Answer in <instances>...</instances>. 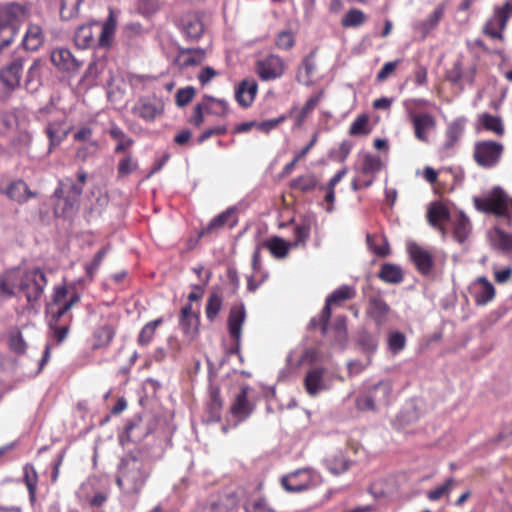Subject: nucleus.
Listing matches in <instances>:
<instances>
[{
    "label": "nucleus",
    "instance_id": "2f4dec72",
    "mask_svg": "<svg viewBox=\"0 0 512 512\" xmlns=\"http://www.w3.org/2000/svg\"><path fill=\"white\" fill-rule=\"evenodd\" d=\"M348 170L346 167L340 169L326 185L319 186V190L325 191L324 201L327 203V212H332L335 203V187L346 176Z\"/></svg>",
    "mask_w": 512,
    "mask_h": 512
},
{
    "label": "nucleus",
    "instance_id": "09e8293b",
    "mask_svg": "<svg viewBox=\"0 0 512 512\" xmlns=\"http://www.w3.org/2000/svg\"><path fill=\"white\" fill-rule=\"evenodd\" d=\"M475 68L472 70V74L468 77L464 74L463 65L460 60L453 63L452 67L449 68L445 73V78L448 82L454 85H460L462 80L466 78L470 83L473 82Z\"/></svg>",
    "mask_w": 512,
    "mask_h": 512
},
{
    "label": "nucleus",
    "instance_id": "f03ea898",
    "mask_svg": "<svg viewBox=\"0 0 512 512\" xmlns=\"http://www.w3.org/2000/svg\"><path fill=\"white\" fill-rule=\"evenodd\" d=\"M152 472V465L141 456L127 454L121 459L116 484L125 495H139Z\"/></svg>",
    "mask_w": 512,
    "mask_h": 512
},
{
    "label": "nucleus",
    "instance_id": "ddd939ff",
    "mask_svg": "<svg viewBox=\"0 0 512 512\" xmlns=\"http://www.w3.org/2000/svg\"><path fill=\"white\" fill-rule=\"evenodd\" d=\"M356 295V289L353 286L342 285L334 290L326 298L325 305L322 309L323 321L330 320L333 306H341L344 302L354 299Z\"/></svg>",
    "mask_w": 512,
    "mask_h": 512
},
{
    "label": "nucleus",
    "instance_id": "774afa93",
    "mask_svg": "<svg viewBox=\"0 0 512 512\" xmlns=\"http://www.w3.org/2000/svg\"><path fill=\"white\" fill-rule=\"evenodd\" d=\"M406 346V337L402 332L394 331L388 336V348L393 355H397Z\"/></svg>",
    "mask_w": 512,
    "mask_h": 512
},
{
    "label": "nucleus",
    "instance_id": "a19ab883",
    "mask_svg": "<svg viewBox=\"0 0 512 512\" xmlns=\"http://www.w3.org/2000/svg\"><path fill=\"white\" fill-rule=\"evenodd\" d=\"M318 187V179L312 174L300 175L290 182V188L297 190L302 193H309L314 191Z\"/></svg>",
    "mask_w": 512,
    "mask_h": 512
},
{
    "label": "nucleus",
    "instance_id": "6e6552de",
    "mask_svg": "<svg viewBox=\"0 0 512 512\" xmlns=\"http://www.w3.org/2000/svg\"><path fill=\"white\" fill-rule=\"evenodd\" d=\"M24 14L21 5L10 3L0 6V50L9 46L17 32V21Z\"/></svg>",
    "mask_w": 512,
    "mask_h": 512
},
{
    "label": "nucleus",
    "instance_id": "6ab92c4d",
    "mask_svg": "<svg viewBox=\"0 0 512 512\" xmlns=\"http://www.w3.org/2000/svg\"><path fill=\"white\" fill-rule=\"evenodd\" d=\"M51 62L62 71L74 72L79 70L83 61L77 59L67 48H57L51 53Z\"/></svg>",
    "mask_w": 512,
    "mask_h": 512
},
{
    "label": "nucleus",
    "instance_id": "39448f33",
    "mask_svg": "<svg viewBox=\"0 0 512 512\" xmlns=\"http://www.w3.org/2000/svg\"><path fill=\"white\" fill-rule=\"evenodd\" d=\"M475 208L498 217H507L512 207V198L500 187H494L484 197H474Z\"/></svg>",
    "mask_w": 512,
    "mask_h": 512
},
{
    "label": "nucleus",
    "instance_id": "f3484780",
    "mask_svg": "<svg viewBox=\"0 0 512 512\" xmlns=\"http://www.w3.org/2000/svg\"><path fill=\"white\" fill-rule=\"evenodd\" d=\"M257 93V81L253 78H245L235 87V100L241 107L248 108L254 103Z\"/></svg>",
    "mask_w": 512,
    "mask_h": 512
},
{
    "label": "nucleus",
    "instance_id": "ea45409f",
    "mask_svg": "<svg viewBox=\"0 0 512 512\" xmlns=\"http://www.w3.org/2000/svg\"><path fill=\"white\" fill-rule=\"evenodd\" d=\"M43 39L44 36L41 27L36 24H31L25 33L23 45L27 50L35 51L42 45Z\"/></svg>",
    "mask_w": 512,
    "mask_h": 512
},
{
    "label": "nucleus",
    "instance_id": "680f3d73",
    "mask_svg": "<svg viewBox=\"0 0 512 512\" xmlns=\"http://www.w3.org/2000/svg\"><path fill=\"white\" fill-rule=\"evenodd\" d=\"M246 512H275L264 496H257L248 499L244 505Z\"/></svg>",
    "mask_w": 512,
    "mask_h": 512
},
{
    "label": "nucleus",
    "instance_id": "3c124183",
    "mask_svg": "<svg viewBox=\"0 0 512 512\" xmlns=\"http://www.w3.org/2000/svg\"><path fill=\"white\" fill-rule=\"evenodd\" d=\"M223 306V297L218 291H213L206 303L205 314L207 319L212 322L216 319Z\"/></svg>",
    "mask_w": 512,
    "mask_h": 512
},
{
    "label": "nucleus",
    "instance_id": "4468645a",
    "mask_svg": "<svg viewBox=\"0 0 512 512\" xmlns=\"http://www.w3.org/2000/svg\"><path fill=\"white\" fill-rule=\"evenodd\" d=\"M326 369L322 366L310 368L303 379V385L306 393L311 397L318 396L321 392L328 390L325 381Z\"/></svg>",
    "mask_w": 512,
    "mask_h": 512
},
{
    "label": "nucleus",
    "instance_id": "423d86ee",
    "mask_svg": "<svg viewBox=\"0 0 512 512\" xmlns=\"http://www.w3.org/2000/svg\"><path fill=\"white\" fill-rule=\"evenodd\" d=\"M48 280L39 267L21 270L19 292H22L29 304L37 302L44 293Z\"/></svg>",
    "mask_w": 512,
    "mask_h": 512
},
{
    "label": "nucleus",
    "instance_id": "a18cd8bd",
    "mask_svg": "<svg viewBox=\"0 0 512 512\" xmlns=\"http://www.w3.org/2000/svg\"><path fill=\"white\" fill-rule=\"evenodd\" d=\"M183 31L188 38L198 39L203 33V23L196 15H187L182 20Z\"/></svg>",
    "mask_w": 512,
    "mask_h": 512
},
{
    "label": "nucleus",
    "instance_id": "4be33fe9",
    "mask_svg": "<svg viewBox=\"0 0 512 512\" xmlns=\"http://www.w3.org/2000/svg\"><path fill=\"white\" fill-rule=\"evenodd\" d=\"M249 387H242L236 395L229 412L239 421L247 419L254 410V405L248 399Z\"/></svg>",
    "mask_w": 512,
    "mask_h": 512
},
{
    "label": "nucleus",
    "instance_id": "7c9ffc66",
    "mask_svg": "<svg viewBox=\"0 0 512 512\" xmlns=\"http://www.w3.org/2000/svg\"><path fill=\"white\" fill-rule=\"evenodd\" d=\"M69 131L70 130L66 128V120L64 117L50 122L46 127L50 148L58 146L67 137Z\"/></svg>",
    "mask_w": 512,
    "mask_h": 512
},
{
    "label": "nucleus",
    "instance_id": "393cba45",
    "mask_svg": "<svg viewBox=\"0 0 512 512\" xmlns=\"http://www.w3.org/2000/svg\"><path fill=\"white\" fill-rule=\"evenodd\" d=\"M246 318L243 304L233 305L228 316V330L230 336L238 343L241 338L242 326Z\"/></svg>",
    "mask_w": 512,
    "mask_h": 512
},
{
    "label": "nucleus",
    "instance_id": "49530a36",
    "mask_svg": "<svg viewBox=\"0 0 512 512\" xmlns=\"http://www.w3.org/2000/svg\"><path fill=\"white\" fill-rule=\"evenodd\" d=\"M263 246L266 247L275 258L281 259L288 255L292 244L278 236H275L266 241Z\"/></svg>",
    "mask_w": 512,
    "mask_h": 512
},
{
    "label": "nucleus",
    "instance_id": "f704fd0d",
    "mask_svg": "<svg viewBox=\"0 0 512 512\" xmlns=\"http://www.w3.org/2000/svg\"><path fill=\"white\" fill-rule=\"evenodd\" d=\"M378 278L385 283L398 284L403 281L404 275L400 266L384 263L378 272Z\"/></svg>",
    "mask_w": 512,
    "mask_h": 512
},
{
    "label": "nucleus",
    "instance_id": "69168bd1",
    "mask_svg": "<svg viewBox=\"0 0 512 512\" xmlns=\"http://www.w3.org/2000/svg\"><path fill=\"white\" fill-rule=\"evenodd\" d=\"M332 329L334 332L335 342L339 343L340 345H344L348 338L346 317L345 316L337 317L334 321Z\"/></svg>",
    "mask_w": 512,
    "mask_h": 512
},
{
    "label": "nucleus",
    "instance_id": "de8ad7c7",
    "mask_svg": "<svg viewBox=\"0 0 512 512\" xmlns=\"http://www.w3.org/2000/svg\"><path fill=\"white\" fill-rule=\"evenodd\" d=\"M490 239L493 246L503 252H512V234L505 232L500 228H495L490 233Z\"/></svg>",
    "mask_w": 512,
    "mask_h": 512
},
{
    "label": "nucleus",
    "instance_id": "412c9836",
    "mask_svg": "<svg viewBox=\"0 0 512 512\" xmlns=\"http://www.w3.org/2000/svg\"><path fill=\"white\" fill-rule=\"evenodd\" d=\"M20 267H15L0 274V294L6 298H12L19 292L21 283Z\"/></svg>",
    "mask_w": 512,
    "mask_h": 512
},
{
    "label": "nucleus",
    "instance_id": "b1692460",
    "mask_svg": "<svg viewBox=\"0 0 512 512\" xmlns=\"http://www.w3.org/2000/svg\"><path fill=\"white\" fill-rule=\"evenodd\" d=\"M324 97V91L320 90L316 93H314L303 105V107L298 110L296 107V111L293 114L294 118V128L300 129L303 127L304 123L308 119V117L311 115V113L314 111V109L319 105L321 100Z\"/></svg>",
    "mask_w": 512,
    "mask_h": 512
},
{
    "label": "nucleus",
    "instance_id": "e433bc0d",
    "mask_svg": "<svg viewBox=\"0 0 512 512\" xmlns=\"http://www.w3.org/2000/svg\"><path fill=\"white\" fill-rule=\"evenodd\" d=\"M115 334L116 330L112 325L105 324L98 327L93 334V348L100 349L108 347L111 344L112 340L114 339Z\"/></svg>",
    "mask_w": 512,
    "mask_h": 512
},
{
    "label": "nucleus",
    "instance_id": "c85d7f7f",
    "mask_svg": "<svg viewBox=\"0 0 512 512\" xmlns=\"http://www.w3.org/2000/svg\"><path fill=\"white\" fill-rule=\"evenodd\" d=\"M426 219L430 226H439L450 221V210L441 201L431 202L426 211Z\"/></svg>",
    "mask_w": 512,
    "mask_h": 512
},
{
    "label": "nucleus",
    "instance_id": "a878e982",
    "mask_svg": "<svg viewBox=\"0 0 512 512\" xmlns=\"http://www.w3.org/2000/svg\"><path fill=\"white\" fill-rule=\"evenodd\" d=\"M495 288L485 276L476 280L473 297L476 305L483 306L492 301L495 297Z\"/></svg>",
    "mask_w": 512,
    "mask_h": 512
},
{
    "label": "nucleus",
    "instance_id": "c756f323",
    "mask_svg": "<svg viewBox=\"0 0 512 512\" xmlns=\"http://www.w3.org/2000/svg\"><path fill=\"white\" fill-rule=\"evenodd\" d=\"M206 53L200 48H188L181 49L176 62L179 68H189L192 66H198L204 62Z\"/></svg>",
    "mask_w": 512,
    "mask_h": 512
},
{
    "label": "nucleus",
    "instance_id": "dca6fc26",
    "mask_svg": "<svg viewBox=\"0 0 512 512\" xmlns=\"http://www.w3.org/2000/svg\"><path fill=\"white\" fill-rule=\"evenodd\" d=\"M446 6L438 4L435 9L425 19L416 22L413 29L420 35L421 40H425L432 31H434L441 20L444 18Z\"/></svg>",
    "mask_w": 512,
    "mask_h": 512
},
{
    "label": "nucleus",
    "instance_id": "5701e85b",
    "mask_svg": "<svg viewBox=\"0 0 512 512\" xmlns=\"http://www.w3.org/2000/svg\"><path fill=\"white\" fill-rule=\"evenodd\" d=\"M3 193L18 204L26 203L30 198L37 197L38 193L31 191L23 180H16L8 184Z\"/></svg>",
    "mask_w": 512,
    "mask_h": 512
},
{
    "label": "nucleus",
    "instance_id": "0eeeda50",
    "mask_svg": "<svg viewBox=\"0 0 512 512\" xmlns=\"http://www.w3.org/2000/svg\"><path fill=\"white\" fill-rule=\"evenodd\" d=\"M504 150L505 147L501 142L480 140L474 144L473 159L479 167L492 169L500 163Z\"/></svg>",
    "mask_w": 512,
    "mask_h": 512
},
{
    "label": "nucleus",
    "instance_id": "c03bdc74",
    "mask_svg": "<svg viewBox=\"0 0 512 512\" xmlns=\"http://www.w3.org/2000/svg\"><path fill=\"white\" fill-rule=\"evenodd\" d=\"M23 481L29 492V499L32 503L36 501V491L38 485V474L34 466L27 463L23 467Z\"/></svg>",
    "mask_w": 512,
    "mask_h": 512
},
{
    "label": "nucleus",
    "instance_id": "37998d69",
    "mask_svg": "<svg viewBox=\"0 0 512 512\" xmlns=\"http://www.w3.org/2000/svg\"><path fill=\"white\" fill-rule=\"evenodd\" d=\"M207 114L219 117H225L228 114V103L223 99H217L212 96L205 95L202 100Z\"/></svg>",
    "mask_w": 512,
    "mask_h": 512
},
{
    "label": "nucleus",
    "instance_id": "bf43d9fd",
    "mask_svg": "<svg viewBox=\"0 0 512 512\" xmlns=\"http://www.w3.org/2000/svg\"><path fill=\"white\" fill-rule=\"evenodd\" d=\"M357 343L361 347V349L368 354V357L370 358L378 347L377 338L374 337L368 331H362L359 333Z\"/></svg>",
    "mask_w": 512,
    "mask_h": 512
},
{
    "label": "nucleus",
    "instance_id": "f257e3e1",
    "mask_svg": "<svg viewBox=\"0 0 512 512\" xmlns=\"http://www.w3.org/2000/svg\"><path fill=\"white\" fill-rule=\"evenodd\" d=\"M81 300V294L75 286L65 284L55 286L51 301L46 306V318L49 330L57 345L67 338L73 322L70 310Z\"/></svg>",
    "mask_w": 512,
    "mask_h": 512
},
{
    "label": "nucleus",
    "instance_id": "5fc2aeb1",
    "mask_svg": "<svg viewBox=\"0 0 512 512\" xmlns=\"http://www.w3.org/2000/svg\"><path fill=\"white\" fill-rule=\"evenodd\" d=\"M138 169V161L131 153L125 155L119 160L117 165V177L124 178Z\"/></svg>",
    "mask_w": 512,
    "mask_h": 512
},
{
    "label": "nucleus",
    "instance_id": "58836bf2",
    "mask_svg": "<svg viewBox=\"0 0 512 512\" xmlns=\"http://www.w3.org/2000/svg\"><path fill=\"white\" fill-rule=\"evenodd\" d=\"M163 322V318L159 317L146 323L137 336V344L141 347L148 346L153 341L158 327L161 326Z\"/></svg>",
    "mask_w": 512,
    "mask_h": 512
},
{
    "label": "nucleus",
    "instance_id": "9d476101",
    "mask_svg": "<svg viewBox=\"0 0 512 512\" xmlns=\"http://www.w3.org/2000/svg\"><path fill=\"white\" fill-rule=\"evenodd\" d=\"M164 102L155 95L140 97L132 107V114L145 122L151 123L164 113Z\"/></svg>",
    "mask_w": 512,
    "mask_h": 512
},
{
    "label": "nucleus",
    "instance_id": "72a5a7b5",
    "mask_svg": "<svg viewBox=\"0 0 512 512\" xmlns=\"http://www.w3.org/2000/svg\"><path fill=\"white\" fill-rule=\"evenodd\" d=\"M453 226V235L456 241L459 243H464L469 237L472 226L469 218L463 213L460 212L452 222Z\"/></svg>",
    "mask_w": 512,
    "mask_h": 512
},
{
    "label": "nucleus",
    "instance_id": "7ed1b4c3",
    "mask_svg": "<svg viewBox=\"0 0 512 512\" xmlns=\"http://www.w3.org/2000/svg\"><path fill=\"white\" fill-rule=\"evenodd\" d=\"M117 27L116 17L112 9L106 20L100 24L93 21L79 26L74 33V43L79 49H109L114 41Z\"/></svg>",
    "mask_w": 512,
    "mask_h": 512
},
{
    "label": "nucleus",
    "instance_id": "9b49d317",
    "mask_svg": "<svg viewBox=\"0 0 512 512\" xmlns=\"http://www.w3.org/2000/svg\"><path fill=\"white\" fill-rule=\"evenodd\" d=\"M286 71L283 58L269 54L255 63V73L262 81H273L281 78Z\"/></svg>",
    "mask_w": 512,
    "mask_h": 512
},
{
    "label": "nucleus",
    "instance_id": "a211bd4d",
    "mask_svg": "<svg viewBox=\"0 0 512 512\" xmlns=\"http://www.w3.org/2000/svg\"><path fill=\"white\" fill-rule=\"evenodd\" d=\"M224 400L220 395V387L210 379L208 388V399L206 402V412L211 422H219L222 418Z\"/></svg>",
    "mask_w": 512,
    "mask_h": 512
},
{
    "label": "nucleus",
    "instance_id": "2eb2a0df",
    "mask_svg": "<svg viewBox=\"0 0 512 512\" xmlns=\"http://www.w3.org/2000/svg\"><path fill=\"white\" fill-rule=\"evenodd\" d=\"M408 253L420 274L427 276L432 272L434 266V257L429 250L421 247L416 243H413L409 245Z\"/></svg>",
    "mask_w": 512,
    "mask_h": 512
},
{
    "label": "nucleus",
    "instance_id": "052dcab7",
    "mask_svg": "<svg viewBox=\"0 0 512 512\" xmlns=\"http://www.w3.org/2000/svg\"><path fill=\"white\" fill-rule=\"evenodd\" d=\"M295 111H296V106L292 107L290 109V111L288 112V114H283V115H280L277 118L268 119V120L262 121L260 123L256 122V128L259 131L268 133L271 130L277 128L280 124L285 122L288 118H292V116H293Z\"/></svg>",
    "mask_w": 512,
    "mask_h": 512
},
{
    "label": "nucleus",
    "instance_id": "864d4df0",
    "mask_svg": "<svg viewBox=\"0 0 512 512\" xmlns=\"http://www.w3.org/2000/svg\"><path fill=\"white\" fill-rule=\"evenodd\" d=\"M480 123L485 130L493 132L498 136H502L505 133L503 122L498 116H494L489 113H483L480 116Z\"/></svg>",
    "mask_w": 512,
    "mask_h": 512
},
{
    "label": "nucleus",
    "instance_id": "1a4fd4ad",
    "mask_svg": "<svg viewBox=\"0 0 512 512\" xmlns=\"http://www.w3.org/2000/svg\"><path fill=\"white\" fill-rule=\"evenodd\" d=\"M22 70L23 63L20 58L14 59L0 70V100H7L19 87Z\"/></svg>",
    "mask_w": 512,
    "mask_h": 512
},
{
    "label": "nucleus",
    "instance_id": "cd10ccee",
    "mask_svg": "<svg viewBox=\"0 0 512 512\" xmlns=\"http://www.w3.org/2000/svg\"><path fill=\"white\" fill-rule=\"evenodd\" d=\"M199 322V314L193 312L191 303L182 307L179 325L184 334L188 336L197 334L199 330Z\"/></svg>",
    "mask_w": 512,
    "mask_h": 512
},
{
    "label": "nucleus",
    "instance_id": "bb28decb",
    "mask_svg": "<svg viewBox=\"0 0 512 512\" xmlns=\"http://www.w3.org/2000/svg\"><path fill=\"white\" fill-rule=\"evenodd\" d=\"M238 222L236 216V210L233 208H228L224 212L215 216L205 228H203L202 234H211L214 231H217L225 226L229 228H233L236 226Z\"/></svg>",
    "mask_w": 512,
    "mask_h": 512
},
{
    "label": "nucleus",
    "instance_id": "aec40b11",
    "mask_svg": "<svg viewBox=\"0 0 512 512\" xmlns=\"http://www.w3.org/2000/svg\"><path fill=\"white\" fill-rule=\"evenodd\" d=\"M390 306L380 295H372L368 298L366 315L372 319L377 326H382L390 313Z\"/></svg>",
    "mask_w": 512,
    "mask_h": 512
},
{
    "label": "nucleus",
    "instance_id": "e2e57ef3",
    "mask_svg": "<svg viewBox=\"0 0 512 512\" xmlns=\"http://www.w3.org/2000/svg\"><path fill=\"white\" fill-rule=\"evenodd\" d=\"M366 15L360 9H350L342 18L341 24L343 27H358L364 24Z\"/></svg>",
    "mask_w": 512,
    "mask_h": 512
},
{
    "label": "nucleus",
    "instance_id": "8fccbe9b",
    "mask_svg": "<svg viewBox=\"0 0 512 512\" xmlns=\"http://www.w3.org/2000/svg\"><path fill=\"white\" fill-rule=\"evenodd\" d=\"M371 132L370 117L368 114H360L349 127L350 136H366Z\"/></svg>",
    "mask_w": 512,
    "mask_h": 512
},
{
    "label": "nucleus",
    "instance_id": "4c0bfd02",
    "mask_svg": "<svg viewBox=\"0 0 512 512\" xmlns=\"http://www.w3.org/2000/svg\"><path fill=\"white\" fill-rule=\"evenodd\" d=\"M366 242L368 248L379 257H386L390 254V246L387 238L380 234H367Z\"/></svg>",
    "mask_w": 512,
    "mask_h": 512
},
{
    "label": "nucleus",
    "instance_id": "13d9d810",
    "mask_svg": "<svg viewBox=\"0 0 512 512\" xmlns=\"http://www.w3.org/2000/svg\"><path fill=\"white\" fill-rule=\"evenodd\" d=\"M512 16V0H507L502 6L494 8V18L498 22L500 30H505Z\"/></svg>",
    "mask_w": 512,
    "mask_h": 512
},
{
    "label": "nucleus",
    "instance_id": "79ce46f5",
    "mask_svg": "<svg viewBox=\"0 0 512 512\" xmlns=\"http://www.w3.org/2000/svg\"><path fill=\"white\" fill-rule=\"evenodd\" d=\"M327 469L334 475H340L346 472L351 465V461L347 459L342 452H337L325 460Z\"/></svg>",
    "mask_w": 512,
    "mask_h": 512
},
{
    "label": "nucleus",
    "instance_id": "f8f14e48",
    "mask_svg": "<svg viewBox=\"0 0 512 512\" xmlns=\"http://www.w3.org/2000/svg\"><path fill=\"white\" fill-rule=\"evenodd\" d=\"M281 485L290 493L302 492L314 486V475L311 469H298L281 478Z\"/></svg>",
    "mask_w": 512,
    "mask_h": 512
},
{
    "label": "nucleus",
    "instance_id": "338daca9",
    "mask_svg": "<svg viewBox=\"0 0 512 512\" xmlns=\"http://www.w3.org/2000/svg\"><path fill=\"white\" fill-rule=\"evenodd\" d=\"M107 253H108V248L103 247L95 254L93 260L90 263L85 264V272H86L87 277L90 280H93L96 272L98 271L99 267L101 266Z\"/></svg>",
    "mask_w": 512,
    "mask_h": 512
},
{
    "label": "nucleus",
    "instance_id": "0e129e2a",
    "mask_svg": "<svg viewBox=\"0 0 512 512\" xmlns=\"http://www.w3.org/2000/svg\"><path fill=\"white\" fill-rule=\"evenodd\" d=\"M82 0H61L60 16L62 20H70L79 13V7Z\"/></svg>",
    "mask_w": 512,
    "mask_h": 512
},
{
    "label": "nucleus",
    "instance_id": "6e6d98bb",
    "mask_svg": "<svg viewBox=\"0 0 512 512\" xmlns=\"http://www.w3.org/2000/svg\"><path fill=\"white\" fill-rule=\"evenodd\" d=\"M464 132V121L457 119L453 121L447 128L446 131V143L447 148H452L462 137Z\"/></svg>",
    "mask_w": 512,
    "mask_h": 512
},
{
    "label": "nucleus",
    "instance_id": "603ef678",
    "mask_svg": "<svg viewBox=\"0 0 512 512\" xmlns=\"http://www.w3.org/2000/svg\"><path fill=\"white\" fill-rule=\"evenodd\" d=\"M382 168V161L379 156L366 154L363 157L361 167L359 169L362 176H374Z\"/></svg>",
    "mask_w": 512,
    "mask_h": 512
},
{
    "label": "nucleus",
    "instance_id": "20e7f679",
    "mask_svg": "<svg viewBox=\"0 0 512 512\" xmlns=\"http://www.w3.org/2000/svg\"><path fill=\"white\" fill-rule=\"evenodd\" d=\"M428 105L429 101L424 98H408L402 102L407 119L412 125L414 137L423 143L429 142V134L437 126L435 116L422 111Z\"/></svg>",
    "mask_w": 512,
    "mask_h": 512
},
{
    "label": "nucleus",
    "instance_id": "473e14b6",
    "mask_svg": "<svg viewBox=\"0 0 512 512\" xmlns=\"http://www.w3.org/2000/svg\"><path fill=\"white\" fill-rule=\"evenodd\" d=\"M393 384L390 380H381L368 389L374 402L378 405L389 404Z\"/></svg>",
    "mask_w": 512,
    "mask_h": 512
},
{
    "label": "nucleus",
    "instance_id": "c9c22d12",
    "mask_svg": "<svg viewBox=\"0 0 512 512\" xmlns=\"http://www.w3.org/2000/svg\"><path fill=\"white\" fill-rule=\"evenodd\" d=\"M109 135L112 139L117 141L114 152L116 154L119 153H127V151L133 146L134 140L128 137L125 132L116 124H113L109 130Z\"/></svg>",
    "mask_w": 512,
    "mask_h": 512
},
{
    "label": "nucleus",
    "instance_id": "4d7b16f0",
    "mask_svg": "<svg viewBox=\"0 0 512 512\" xmlns=\"http://www.w3.org/2000/svg\"><path fill=\"white\" fill-rule=\"evenodd\" d=\"M93 129L88 126L80 127L74 134L73 139L75 142H88L89 148L93 153H96L100 146L97 140L92 139Z\"/></svg>",
    "mask_w": 512,
    "mask_h": 512
}]
</instances>
